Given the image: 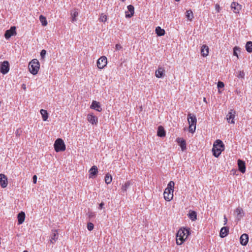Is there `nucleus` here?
Masks as SVG:
<instances>
[{
  "label": "nucleus",
  "instance_id": "48",
  "mask_svg": "<svg viewBox=\"0 0 252 252\" xmlns=\"http://www.w3.org/2000/svg\"><path fill=\"white\" fill-rule=\"evenodd\" d=\"M204 101L206 102V98H204Z\"/></svg>",
  "mask_w": 252,
  "mask_h": 252
},
{
  "label": "nucleus",
  "instance_id": "47",
  "mask_svg": "<svg viewBox=\"0 0 252 252\" xmlns=\"http://www.w3.org/2000/svg\"><path fill=\"white\" fill-rule=\"evenodd\" d=\"M23 86H24V87H23L24 89H26V86H25V85L23 84Z\"/></svg>",
  "mask_w": 252,
  "mask_h": 252
},
{
  "label": "nucleus",
  "instance_id": "6",
  "mask_svg": "<svg viewBox=\"0 0 252 252\" xmlns=\"http://www.w3.org/2000/svg\"><path fill=\"white\" fill-rule=\"evenodd\" d=\"M54 148L57 152L64 151L65 150V145L63 141L61 139H57L54 143Z\"/></svg>",
  "mask_w": 252,
  "mask_h": 252
},
{
  "label": "nucleus",
  "instance_id": "33",
  "mask_svg": "<svg viewBox=\"0 0 252 252\" xmlns=\"http://www.w3.org/2000/svg\"><path fill=\"white\" fill-rule=\"evenodd\" d=\"M246 49L249 53L252 52V42L248 41L246 45Z\"/></svg>",
  "mask_w": 252,
  "mask_h": 252
},
{
  "label": "nucleus",
  "instance_id": "36",
  "mask_svg": "<svg viewBox=\"0 0 252 252\" xmlns=\"http://www.w3.org/2000/svg\"><path fill=\"white\" fill-rule=\"evenodd\" d=\"M240 52V48L237 46H235L233 48V55L235 56L238 59V52Z\"/></svg>",
  "mask_w": 252,
  "mask_h": 252
},
{
  "label": "nucleus",
  "instance_id": "16",
  "mask_svg": "<svg viewBox=\"0 0 252 252\" xmlns=\"http://www.w3.org/2000/svg\"><path fill=\"white\" fill-rule=\"evenodd\" d=\"M90 107L98 112H101L102 111V108H101L99 102L96 101H93Z\"/></svg>",
  "mask_w": 252,
  "mask_h": 252
},
{
  "label": "nucleus",
  "instance_id": "42",
  "mask_svg": "<svg viewBox=\"0 0 252 252\" xmlns=\"http://www.w3.org/2000/svg\"><path fill=\"white\" fill-rule=\"evenodd\" d=\"M122 48V46L119 44H117L115 46V49L117 51L120 50Z\"/></svg>",
  "mask_w": 252,
  "mask_h": 252
},
{
  "label": "nucleus",
  "instance_id": "25",
  "mask_svg": "<svg viewBox=\"0 0 252 252\" xmlns=\"http://www.w3.org/2000/svg\"><path fill=\"white\" fill-rule=\"evenodd\" d=\"M98 172V169L96 166H93L89 170L90 177L95 176Z\"/></svg>",
  "mask_w": 252,
  "mask_h": 252
},
{
  "label": "nucleus",
  "instance_id": "3",
  "mask_svg": "<svg viewBox=\"0 0 252 252\" xmlns=\"http://www.w3.org/2000/svg\"><path fill=\"white\" fill-rule=\"evenodd\" d=\"M175 183L173 181H171L167 185V187L165 189L164 193V198L165 200L169 201L172 199L173 197V188Z\"/></svg>",
  "mask_w": 252,
  "mask_h": 252
},
{
  "label": "nucleus",
  "instance_id": "32",
  "mask_svg": "<svg viewBox=\"0 0 252 252\" xmlns=\"http://www.w3.org/2000/svg\"><path fill=\"white\" fill-rule=\"evenodd\" d=\"M71 22H74L76 21V17L78 16V12L77 10L75 9L71 13Z\"/></svg>",
  "mask_w": 252,
  "mask_h": 252
},
{
  "label": "nucleus",
  "instance_id": "9",
  "mask_svg": "<svg viewBox=\"0 0 252 252\" xmlns=\"http://www.w3.org/2000/svg\"><path fill=\"white\" fill-rule=\"evenodd\" d=\"M235 111L233 109H231L230 111L228 112V114L226 116V119L228 123L231 124H234V118L235 116Z\"/></svg>",
  "mask_w": 252,
  "mask_h": 252
},
{
  "label": "nucleus",
  "instance_id": "49",
  "mask_svg": "<svg viewBox=\"0 0 252 252\" xmlns=\"http://www.w3.org/2000/svg\"><path fill=\"white\" fill-rule=\"evenodd\" d=\"M23 252H28L27 251H24Z\"/></svg>",
  "mask_w": 252,
  "mask_h": 252
},
{
  "label": "nucleus",
  "instance_id": "2",
  "mask_svg": "<svg viewBox=\"0 0 252 252\" xmlns=\"http://www.w3.org/2000/svg\"><path fill=\"white\" fill-rule=\"evenodd\" d=\"M224 150V145L222 141L220 140H217L214 145L212 148V152L213 155L218 158L221 154L222 151Z\"/></svg>",
  "mask_w": 252,
  "mask_h": 252
},
{
  "label": "nucleus",
  "instance_id": "26",
  "mask_svg": "<svg viewBox=\"0 0 252 252\" xmlns=\"http://www.w3.org/2000/svg\"><path fill=\"white\" fill-rule=\"evenodd\" d=\"M157 135L158 136L162 137L165 136V131L162 126L158 127Z\"/></svg>",
  "mask_w": 252,
  "mask_h": 252
},
{
  "label": "nucleus",
  "instance_id": "7",
  "mask_svg": "<svg viewBox=\"0 0 252 252\" xmlns=\"http://www.w3.org/2000/svg\"><path fill=\"white\" fill-rule=\"evenodd\" d=\"M9 70V63L7 61L3 62L0 66V72L3 74H6Z\"/></svg>",
  "mask_w": 252,
  "mask_h": 252
},
{
  "label": "nucleus",
  "instance_id": "4",
  "mask_svg": "<svg viewBox=\"0 0 252 252\" xmlns=\"http://www.w3.org/2000/svg\"><path fill=\"white\" fill-rule=\"evenodd\" d=\"M188 120L189 124V131L190 132L193 133L196 129V118L195 115L189 113L188 115Z\"/></svg>",
  "mask_w": 252,
  "mask_h": 252
},
{
  "label": "nucleus",
  "instance_id": "45",
  "mask_svg": "<svg viewBox=\"0 0 252 252\" xmlns=\"http://www.w3.org/2000/svg\"><path fill=\"white\" fill-rule=\"evenodd\" d=\"M104 205V203L103 202H101V203H100L99 205V209H102L103 208Z\"/></svg>",
  "mask_w": 252,
  "mask_h": 252
},
{
  "label": "nucleus",
  "instance_id": "39",
  "mask_svg": "<svg viewBox=\"0 0 252 252\" xmlns=\"http://www.w3.org/2000/svg\"><path fill=\"white\" fill-rule=\"evenodd\" d=\"M94 227V224L92 222H89L87 224V228L89 231H92Z\"/></svg>",
  "mask_w": 252,
  "mask_h": 252
},
{
  "label": "nucleus",
  "instance_id": "14",
  "mask_svg": "<svg viewBox=\"0 0 252 252\" xmlns=\"http://www.w3.org/2000/svg\"><path fill=\"white\" fill-rule=\"evenodd\" d=\"M127 9L128 11H126V18H130L134 14V7L132 5H129L127 6Z\"/></svg>",
  "mask_w": 252,
  "mask_h": 252
},
{
  "label": "nucleus",
  "instance_id": "28",
  "mask_svg": "<svg viewBox=\"0 0 252 252\" xmlns=\"http://www.w3.org/2000/svg\"><path fill=\"white\" fill-rule=\"evenodd\" d=\"M156 33L158 36H162L165 34V31L160 27H157L156 29Z\"/></svg>",
  "mask_w": 252,
  "mask_h": 252
},
{
  "label": "nucleus",
  "instance_id": "40",
  "mask_svg": "<svg viewBox=\"0 0 252 252\" xmlns=\"http://www.w3.org/2000/svg\"><path fill=\"white\" fill-rule=\"evenodd\" d=\"M99 20L101 22H104L106 21L107 20V16L105 15H104L103 14H102L101 15H100V18H99Z\"/></svg>",
  "mask_w": 252,
  "mask_h": 252
},
{
  "label": "nucleus",
  "instance_id": "35",
  "mask_svg": "<svg viewBox=\"0 0 252 252\" xmlns=\"http://www.w3.org/2000/svg\"><path fill=\"white\" fill-rule=\"evenodd\" d=\"M112 176L109 174H107L105 176V182L106 184H109L112 182Z\"/></svg>",
  "mask_w": 252,
  "mask_h": 252
},
{
  "label": "nucleus",
  "instance_id": "11",
  "mask_svg": "<svg viewBox=\"0 0 252 252\" xmlns=\"http://www.w3.org/2000/svg\"><path fill=\"white\" fill-rule=\"evenodd\" d=\"M8 184L7 178L6 176L3 174H0V185L3 188L7 187Z\"/></svg>",
  "mask_w": 252,
  "mask_h": 252
},
{
  "label": "nucleus",
  "instance_id": "44",
  "mask_svg": "<svg viewBox=\"0 0 252 252\" xmlns=\"http://www.w3.org/2000/svg\"><path fill=\"white\" fill-rule=\"evenodd\" d=\"M37 176L36 175H34L32 177V179H33V183L34 184H35L36 183V181H37Z\"/></svg>",
  "mask_w": 252,
  "mask_h": 252
},
{
  "label": "nucleus",
  "instance_id": "41",
  "mask_svg": "<svg viewBox=\"0 0 252 252\" xmlns=\"http://www.w3.org/2000/svg\"><path fill=\"white\" fill-rule=\"evenodd\" d=\"M46 53V51L45 50H42L40 52V56L42 58H44Z\"/></svg>",
  "mask_w": 252,
  "mask_h": 252
},
{
  "label": "nucleus",
  "instance_id": "21",
  "mask_svg": "<svg viewBox=\"0 0 252 252\" xmlns=\"http://www.w3.org/2000/svg\"><path fill=\"white\" fill-rule=\"evenodd\" d=\"M209 48L206 45H203L201 48V54L203 57L208 55Z\"/></svg>",
  "mask_w": 252,
  "mask_h": 252
},
{
  "label": "nucleus",
  "instance_id": "43",
  "mask_svg": "<svg viewBox=\"0 0 252 252\" xmlns=\"http://www.w3.org/2000/svg\"><path fill=\"white\" fill-rule=\"evenodd\" d=\"M215 9H216V11L218 12H220V7L219 4H216V5H215Z\"/></svg>",
  "mask_w": 252,
  "mask_h": 252
},
{
  "label": "nucleus",
  "instance_id": "31",
  "mask_svg": "<svg viewBox=\"0 0 252 252\" xmlns=\"http://www.w3.org/2000/svg\"><path fill=\"white\" fill-rule=\"evenodd\" d=\"M131 183L129 181H127L125 183L122 187L121 189L122 191L123 192H125L126 191L127 189L130 186Z\"/></svg>",
  "mask_w": 252,
  "mask_h": 252
},
{
  "label": "nucleus",
  "instance_id": "46",
  "mask_svg": "<svg viewBox=\"0 0 252 252\" xmlns=\"http://www.w3.org/2000/svg\"><path fill=\"white\" fill-rule=\"evenodd\" d=\"M224 224H226L227 221V218H226L225 216H224Z\"/></svg>",
  "mask_w": 252,
  "mask_h": 252
},
{
  "label": "nucleus",
  "instance_id": "17",
  "mask_svg": "<svg viewBox=\"0 0 252 252\" xmlns=\"http://www.w3.org/2000/svg\"><path fill=\"white\" fill-rule=\"evenodd\" d=\"M235 212L236 213V219L238 221L240 220L245 214L243 209L240 207L237 208Z\"/></svg>",
  "mask_w": 252,
  "mask_h": 252
},
{
  "label": "nucleus",
  "instance_id": "20",
  "mask_svg": "<svg viewBox=\"0 0 252 252\" xmlns=\"http://www.w3.org/2000/svg\"><path fill=\"white\" fill-rule=\"evenodd\" d=\"M229 232V228L227 227H223L221 228L220 232V236L221 238L226 237Z\"/></svg>",
  "mask_w": 252,
  "mask_h": 252
},
{
  "label": "nucleus",
  "instance_id": "10",
  "mask_svg": "<svg viewBox=\"0 0 252 252\" xmlns=\"http://www.w3.org/2000/svg\"><path fill=\"white\" fill-rule=\"evenodd\" d=\"M16 28L15 27H11L8 30L6 31L4 36L6 39H9L11 36L16 34L15 31Z\"/></svg>",
  "mask_w": 252,
  "mask_h": 252
},
{
  "label": "nucleus",
  "instance_id": "23",
  "mask_svg": "<svg viewBox=\"0 0 252 252\" xmlns=\"http://www.w3.org/2000/svg\"><path fill=\"white\" fill-rule=\"evenodd\" d=\"M178 142L183 151L186 150V142L184 139L183 138H178Z\"/></svg>",
  "mask_w": 252,
  "mask_h": 252
},
{
  "label": "nucleus",
  "instance_id": "50",
  "mask_svg": "<svg viewBox=\"0 0 252 252\" xmlns=\"http://www.w3.org/2000/svg\"><path fill=\"white\" fill-rule=\"evenodd\" d=\"M177 1H179L180 0H175Z\"/></svg>",
  "mask_w": 252,
  "mask_h": 252
},
{
  "label": "nucleus",
  "instance_id": "19",
  "mask_svg": "<svg viewBox=\"0 0 252 252\" xmlns=\"http://www.w3.org/2000/svg\"><path fill=\"white\" fill-rule=\"evenodd\" d=\"M88 121L92 124H96L98 123V119L97 117L93 114H88L87 116Z\"/></svg>",
  "mask_w": 252,
  "mask_h": 252
},
{
  "label": "nucleus",
  "instance_id": "15",
  "mask_svg": "<svg viewBox=\"0 0 252 252\" xmlns=\"http://www.w3.org/2000/svg\"><path fill=\"white\" fill-rule=\"evenodd\" d=\"M165 73V69L162 67L158 66V69L155 72V75L157 78H162Z\"/></svg>",
  "mask_w": 252,
  "mask_h": 252
},
{
  "label": "nucleus",
  "instance_id": "29",
  "mask_svg": "<svg viewBox=\"0 0 252 252\" xmlns=\"http://www.w3.org/2000/svg\"><path fill=\"white\" fill-rule=\"evenodd\" d=\"M188 215L189 218L192 221H194L197 219V215L195 211H192L189 212Z\"/></svg>",
  "mask_w": 252,
  "mask_h": 252
},
{
  "label": "nucleus",
  "instance_id": "24",
  "mask_svg": "<svg viewBox=\"0 0 252 252\" xmlns=\"http://www.w3.org/2000/svg\"><path fill=\"white\" fill-rule=\"evenodd\" d=\"M58 239V233L57 230H55L53 232L52 236L50 238L51 243L54 244Z\"/></svg>",
  "mask_w": 252,
  "mask_h": 252
},
{
  "label": "nucleus",
  "instance_id": "8",
  "mask_svg": "<svg viewBox=\"0 0 252 252\" xmlns=\"http://www.w3.org/2000/svg\"><path fill=\"white\" fill-rule=\"evenodd\" d=\"M107 59L105 56L101 57L97 62V66L100 69L103 68L107 64Z\"/></svg>",
  "mask_w": 252,
  "mask_h": 252
},
{
  "label": "nucleus",
  "instance_id": "34",
  "mask_svg": "<svg viewBox=\"0 0 252 252\" xmlns=\"http://www.w3.org/2000/svg\"><path fill=\"white\" fill-rule=\"evenodd\" d=\"M39 20H40V21L41 22L42 26H46L47 25V20H46V18H45V17L41 15L39 16Z\"/></svg>",
  "mask_w": 252,
  "mask_h": 252
},
{
  "label": "nucleus",
  "instance_id": "22",
  "mask_svg": "<svg viewBox=\"0 0 252 252\" xmlns=\"http://www.w3.org/2000/svg\"><path fill=\"white\" fill-rule=\"evenodd\" d=\"M18 221L19 224H21L23 223L25 219V214L24 212H21L18 214L17 216Z\"/></svg>",
  "mask_w": 252,
  "mask_h": 252
},
{
  "label": "nucleus",
  "instance_id": "38",
  "mask_svg": "<svg viewBox=\"0 0 252 252\" xmlns=\"http://www.w3.org/2000/svg\"><path fill=\"white\" fill-rule=\"evenodd\" d=\"M217 86H218V88L219 89L218 92H219V93L220 94L221 93V91L220 90V89L224 87V84L223 82H222L221 81H219L218 82Z\"/></svg>",
  "mask_w": 252,
  "mask_h": 252
},
{
  "label": "nucleus",
  "instance_id": "12",
  "mask_svg": "<svg viewBox=\"0 0 252 252\" xmlns=\"http://www.w3.org/2000/svg\"><path fill=\"white\" fill-rule=\"evenodd\" d=\"M231 9L235 13H239L242 8V5L236 2H232L231 4Z\"/></svg>",
  "mask_w": 252,
  "mask_h": 252
},
{
  "label": "nucleus",
  "instance_id": "27",
  "mask_svg": "<svg viewBox=\"0 0 252 252\" xmlns=\"http://www.w3.org/2000/svg\"><path fill=\"white\" fill-rule=\"evenodd\" d=\"M40 114L42 115V119L44 121H47L48 118V114L47 111L44 109H41L40 111Z\"/></svg>",
  "mask_w": 252,
  "mask_h": 252
},
{
  "label": "nucleus",
  "instance_id": "1",
  "mask_svg": "<svg viewBox=\"0 0 252 252\" xmlns=\"http://www.w3.org/2000/svg\"><path fill=\"white\" fill-rule=\"evenodd\" d=\"M189 228H180L176 235V243L178 245H182L188 236L190 234Z\"/></svg>",
  "mask_w": 252,
  "mask_h": 252
},
{
  "label": "nucleus",
  "instance_id": "5",
  "mask_svg": "<svg viewBox=\"0 0 252 252\" xmlns=\"http://www.w3.org/2000/svg\"><path fill=\"white\" fill-rule=\"evenodd\" d=\"M39 63L38 61L36 59H33L29 64V69L30 72L33 75H35L37 73L39 69Z\"/></svg>",
  "mask_w": 252,
  "mask_h": 252
},
{
  "label": "nucleus",
  "instance_id": "18",
  "mask_svg": "<svg viewBox=\"0 0 252 252\" xmlns=\"http://www.w3.org/2000/svg\"><path fill=\"white\" fill-rule=\"evenodd\" d=\"M238 166L239 168V171L244 173L246 171V165L245 161L242 160L241 159L238 160Z\"/></svg>",
  "mask_w": 252,
  "mask_h": 252
},
{
  "label": "nucleus",
  "instance_id": "30",
  "mask_svg": "<svg viewBox=\"0 0 252 252\" xmlns=\"http://www.w3.org/2000/svg\"><path fill=\"white\" fill-rule=\"evenodd\" d=\"M186 16L187 18L190 21H192L193 18V14L191 10H188L186 12Z\"/></svg>",
  "mask_w": 252,
  "mask_h": 252
},
{
  "label": "nucleus",
  "instance_id": "13",
  "mask_svg": "<svg viewBox=\"0 0 252 252\" xmlns=\"http://www.w3.org/2000/svg\"><path fill=\"white\" fill-rule=\"evenodd\" d=\"M249 236L246 233L242 234L240 238V242L243 246H246L248 243Z\"/></svg>",
  "mask_w": 252,
  "mask_h": 252
},
{
  "label": "nucleus",
  "instance_id": "37",
  "mask_svg": "<svg viewBox=\"0 0 252 252\" xmlns=\"http://www.w3.org/2000/svg\"><path fill=\"white\" fill-rule=\"evenodd\" d=\"M245 73L244 71H239L238 72H237V77L241 79H244L245 77Z\"/></svg>",
  "mask_w": 252,
  "mask_h": 252
}]
</instances>
